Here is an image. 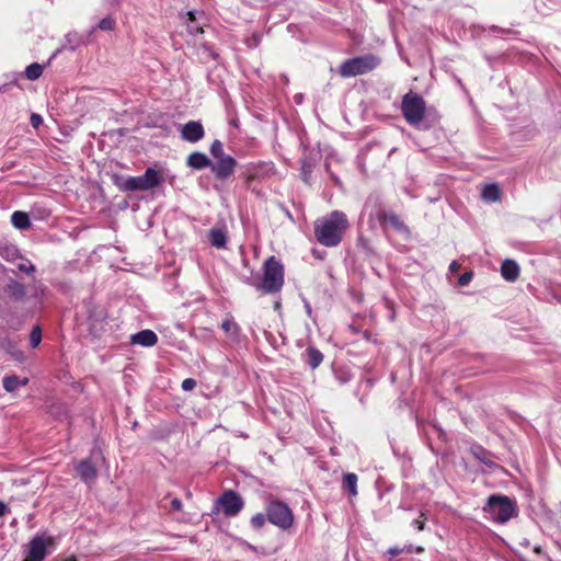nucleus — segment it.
Listing matches in <instances>:
<instances>
[{
    "label": "nucleus",
    "mask_w": 561,
    "mask_h": 561,
    "mask_svg": "<svg viewBox=\"0 0 561 561\" xmlns=\"http://www.w3.org/2000/svg\"><path fill=\"white\" fill-rule=\"evenodd\" d=\"M4 251H5V254L1 253V255L4 256L7 260H9L11 257V255L13 256L16 254L15 248H5Z\"/></svg>",
    "instance_id": "nucleus-39"
},
{
    "label": "nucleus",
    "mask_w": 561,
    "mask_h": 561,
    "mask_svg": "<svg viewBox=\"0 0 561 561\" xmlns=\"http://www.w3.org/2000/svg\"><path fill=\"white\" fill-rule=\"evenodd\" d=\"M501 274L504 279L514 282L519 276V266L514 260H505L501 266Z\"/></svg>",
    "instance_id": "nucleus-14"
},
{
    "label": "nucleus",
    "mask_w": 561,
    "mask_h": 561,
    "mask_svg": "<svg viewBox=\"0 0 561 561\" xmlns=\"http://www.w3.org/2000/svg\"><path fill=\"white\" fill-rule=\"evenodd\" d=\"M164 181L162 174L153 169L148 168L142 175L129 176L124 181L123 188L125 191H148L159 186Z\"/></svg>",
    "instance_id": "nucleus-6"
},
{
    "label": "nucleus",
    "mask_w": 561,
    "mask_h": 561,
    "mask_svg": "<svg viewBox=\"0 0 561 561\" xmlns=\"http://www.w3.org/2000/svg\"><path fill=\"white\" fill-rule=\"evenodd\" d=\"M171 507H172V510H174V511H181V510H182V507H183V504H182L181 500H179V499H173V500L171 501Z\"/></svg>",
    "instance_id": "nucleus-38"
},
{
    "label": "nucleus",
    "mask_w": 561,
    "mask_h": 561,
    "mask_svg": "<svg viewBox=\"0 0 561 561\" xmlns=\"http://www.w3.org/2000/svg\"><path fill=\"white\" fill-rule=\"evenodd\" d=\"M265 520H266L265 516H264L263 514L259 513V514L254 515V516L251 518V525H252L254 528L259 529V528H261V527H263V526H264Z\"/></svg>",
    "instance_id": "nucleus-31"
},
{
    "label": "nucleus",
    "mask_w": 561,
    "mask_h": 561,
    "mask_svg": "<svg viewBox=\"0 0 561 561\" xmlns=\"http://www.w3.org/2000/svg\"><path fill=\"white\" fill-rule=\"evenodd\" d=\"M221 329L230 336H237L239 334V325L231 317H227L222 321Z\"/></svg>",
    "instance_id": "nucleus-24"
},
{
    "label": "nucleus",
    "mask_w": 561,
    "mask_h": 561,
    "mask_svg": "<svg viewBox=\"0 0 561 561\" xmlns=\"http://www.w3.org/2000/svg\"><path fill=\"white\" fill-rule=\"evenodd\" d=\"M187 15H188L190 21H191V24H188V26H187L190 33H192V34L203 33V28L202 27L195 26L193 24V22L195 20L194 13L193 12H187Z\"/></svg>",
    "instance_id": "nucleus-32"
},
{
    "label": "nucleus",
    "mask_w": 561,
    "mask_h": 561,
    "mask_svg": "<svg viewBox=\"0 0 561 561\" xmlns=\"http://www.w3.org/2000/svg\"><path fill=\"white\" fill-rule=\"evenodd\" d=\"M115 27V20L107 16L100 21L99 28L102 31H112Z\"/></svg>",
    "instance_id": "nucleus-29"
},
{
    "label": "nucleus",
    "mask_w": 561,
    "mask_h": 561,
    "mask_svg": "<svg viewBox=\"0 0 561 561\" xmlns=\"http://www.w3.org/2000/svg\"><path fill=\"white\" fill-rule=\"evenodd\" d=\"M18 270L26 274H31L35 271V266L27 260H23L18 264Z\"/></svg>",
    "instance_id": "nucleus-30"
},
{
    "label": "nucleus",
    "mask_w": 561,
    "mask_h": 561,
    "mask_svg": "<svg viewBox=\"0 0 561 561\" xmlns=\"http://www.w3.org/2000/svg\"><path fill=\"white\" fill-rule=\"evenodd\" d=\"M259 168H265L267 170L271 169V165L268 163H265V164H262V165H259V167H252V168H249L248 172H249V178H256L259 175V171L257 169Z\"/></svg>",
    "instance_id": "nucleus-36"
},
{
    "label": "nucleus",
    "mask_w": 561,
    "mask_h": 561,
    "mask_svg": "<svg viewBox=\"0 0 561 561\" xmlns=\"http://www.w3.org/2000/svg\"><path fill=\"white\" fill-rule=\"evenodd\" d=\"M196 387V381L193 378H186L182 381V389L184 391H191Z\"/></svg>",
    "instance_id": "nucleus-35"
},
{
    "label": "nucleus",
    "mask_w": 561,
    "mask_h": 561,
    "mask_svg": "<svg viewBox=\"0 0 561 561\" xmlns=\"http://www.w3.org/2000/svg\"><path fill=\"white\" fill-rule=\"evenodd\" d=\"M472 454L478 460L485 463L489 468L495 467V462L491 459L490 454L482 447H473Z\"/></svg>",
    "instance_id": "nucleus-21"
},
{
    "label": "nucleus",
    "mask_w": 561,
    "mask_h": 561,
    "mask_svg": "<svg viewBox=\"0 0 561 561\" xmlns=\"http://www.w3.org/2000/svg\"><path fill=\"white\" fill-rule=\"evenodd\" d=\"M390 553H391V554H398V553H399V551H398L397 549H396V550H390Z\"/></svg>",
    "instance_id": "nucleus-44"
},
{
    "label": "nucleus",
    "mask_w": 561,
    "mask_h": 561,
    "mask_svg": "<svg viewBox=\"0 0 561 561\" xmlns=\"http://www.w3.org/2000/svg\"><path fill=\"white\" fill-rule=\"evenodd\" d=\"M322 360H323V355L320 351H318L313 347H309L307 350V363L312 369L317 368L321 364Z\"/></svg>",
    "instance_id": "nucleus-20"
},
{
    "label": "nucleus",
    "mask_w": 561,
    "mask_h": 561,
    "mask_svg": "<svg viewBox=\"0 0 561 561\" xmlns=\"http://www.w3.org/2000/svg\"><path fill=\"white\" fill-rule=\"evenodd\" d=\"M8 512V506L0 501V517H2L3 515H5Z\"/></svg>",
    "instance_id": "nucleus-42"
},
{
    "label": "nucleus",
    "mask_w": 561,
    "mask_h": 561,
    "mask_svg": "<svg viewBox=\"0 0 561 561\" xmlns=\"http://www.w3.org/2000/svg\"><path fill=\"white\" fill-rule=\"evenodd\" d=\"M43 73V67L42 65L34 62L26 67L25 69V76L28 80H36L38 79Z\"/></svg>",
    "instance_id": "nucleus-26"
},
{
    "label": "nucleus",
    "mask_w": 561,
    "mask_h": 561,
    "mask_svg": "<svg viewBox=\"0 0 561 561\" xmlns=\"http://www.w3.org/2000/svg\"><path fill=\"white\" fill-rule=\"evenodd\" d=\"M8 291L15 299H21L25 295L24 286L16 280H10L8 284Z\"/></svg>",
    "instance_id": "nucleus-25"
},
{
    "label": "nucleus",
    "mask_w": 561,
    "mask_h": 561,
    "mask_svg": "<svg viewBox=\"0 0 561 561\" xmlns=\"http://www.w3.org/2000/svg\"><path fill=\"white\" fill-rule=\"evenodd\" d=\"M218 503L222 507V512L227 516L237 515L242 506L243 502L241 497L233 491H226L218 500Z\"/></svg>",
    "instance_id": "nucleus-8"
},
{
    "label": "nucleus",
    "mask_w": 561,
    "mask_h": 561,
    "mask_svg": "<svg viewBox=\"0 0 561 561\" xmlns=\"http://www.w3.org/2000/svg\"><path fill=\"white\" fill-rule=\"evenodd\" d=\"M422 551H423V548H421V547H419V548L416 549V552H417V553H420V552H422Z\"/></svg>",
    "instance_id": "nucleus-45"
},
{
    "label": "nucleus",
    "mask_w": 561,
    "mask_h": 561,
    "mask_svg": "<svg viewBox=\"0 0 561 561\" xmlns=\"http://www.w3.org/2000/svg\"><path fill=\"white\" fill-rule=\"evenodd\" d=\"M31 125L37 129L43 124V117L39 114L33 113L30 117Z\"/></svg>",
    "instance_id": "nucleus-34"
},
{
    "label": "nucleus",
    "mask_w": 561,
    "mask_h": 561,
    "mask_svg": "<svg viewBox=\"0 0 561 561\" xmlns=\"http://www.w3.org/2000/svg\"><path fill=\"white\" fill-rule=\"evenodd\" d=\"M305 308H306V311H307L308 316H310L311 314V307H310V305L308 302L305 304Z\"/></svg>",
    "instance_id": "nucleus-43"
},
{
    "label": "nucleus",
    "mask_w": 561,
    "mask_h": 561,
    "mask_svg": "<svg viewBox=\"0 0 561 561\" xmlns=\"http://www.w3.org/2000/svg\"><path fill=\"white\" fill-rule=\"evenodd\" d=\"M65 561H76V559H67V560H65Z\"/></svg>",
    "instance_id": "nucleus-46"
},
{
    "label": "nucleus",
    "mask_w": 561,
    "mask_h": 561,
    "mask_svg": "<svg viewBox=\"0 0 561 561\" xmlns=\"http://www.w3.org/2000/svg\"><path fill=\"white\" fill-rule=\"evenodd\" d=\"M236 164V160L232 157L226 156L216 159V162L210 164V168L217 179L225 180L233 173Z\"/></svg>",
    "instance_id": "nucleus-9"
},
{
    "label": "nucleus",
    "mask_w": 561,
    "mask_h": 561,
    "mask_svg": "<svg viewBox=\"0 0 561 561\" xmlns=\"http://www.w3.org/2000/svg\"><path fill=\"white\" fill-rule=\"evenodd\" d=\"M27 383V379L20 380L16 376H7L3 378V388L7 391H14L21 386H25Z\"/></svg>",
    "instance_id": "nucleus-19"
},
{
    "label": "nucleus",
    "mask_w": 561,
    "mask_h": 561,
    "mask_svg": "<svg viewBox=\"0 0 561 561\" xmlns=\"http://www.w3.org/2000/svg\"><path fill=\"white\" fill-rule=\"evenodd\" d=\"M131 344H138L141 346L150 347L158 342L157 334L151 330H142L130 337Z\"/></svg>",
    "instance_id": "nucleus-12"
},
{
    "label": "nucleus",
    "mask_w": 561,
    "mask_h": 561,
    "mask_svg": "<svg viewBox=\"0 0 561 561\" xmlns=\"http://www.w3.org/2000/svg\"><path fill=\"white\" fill-rule=\"evenodd\" d=\"M76 470L79 477L87 483L93 481L96 478V469L89 460L80 461L77 465Z\"/></svg>",
    "instance_id": "nucleus-13"
},
{
    "label": "nucleus",
    "mask_w": 561,
    "mask_h": 561,
    "mask_svg": "<svg viewBox=\"0 0 561 561\" xmlns=\"http://www.w3.org/2000/svg\"><path fill=\"white\" fill-rule=\"evenodd\" d=\"M483 199L488 202H495L500 198V188L496 184H489L482 191Z\"/></svg>",
    "instance_id": "nucleus-23"
},
{
    "label": "nucleus",
    "mask_w": 561,
    "mask_h": 561,
    "mask_svg": "<svg viewBox=\"0 0 561 561\" xmlns=\"http://www.w3.org/2000/svg\"><path fill=\"white\" fill-rule=\"evenodd\" d=\"M382 224L387 227H391L398 232H407L408 228L403 221L393 213H385L381 217Z\"/></svg>",
    "instance_id": "nucleus-15"
},
{
    "label": "nucleus",
    "mask_w": 561,
    "mask_h": 561,
    "mask_svg": "<svg viewBox=\"0 0 561 561\" xmlns=\"http://www.w3.org/2000/svg\"><path fill=\"white\" fill-rule=\"evenodd\" d=\"M11 222L12 225L16 228V229H21V230H24V229H27L31 227V220H30V217L24 211H14L12 215H11Z\"/></svg>",
    "instance_id": "nucleus-18"
},
{
    "label": "nucleus",
    "mask_w": 561,
    "mask_h": 561,
    "mask_svg": "<svg viewBox=\"0 0 561 561\" xmlns=\"http://www.w3.org/2000/svg\"><path fill=\"white\" fill-rule=\"evenodd\" d=\"M180 134L185 141L197 142L204 137L205 131L199 122L191 121L180 127Z\"/></svg>",
    "instance_id": "nucleus-10"
},
{
    "label": "nucleus",
    "mask_w": 561,
    "mask_h": 561,
    "mask_svg": "<svg viewBox=\"0 0 561 561\" xmlns=\"http://www.w3.org/2000/svg\"><path fill=\"white\" fill-rule=\"evenodd\" d=\"M484 512L492 520L503 524L513 517L515 507L508 497L492 495L488 500Z\"/></svg>",
    "instance_id": "nucleus-5"
},
{
    "label": "nucleus",
    "mask_w": 561,
    "mask_h": 561,
    "mask_svg": "<svg viewBox=\"0 0 561 561\" xmlns=\"http://www.w3.org/2000/svg\"><path fill=\"white\" fill-rule=\"evenodd\" d=\"M401 110L410 125L417 128H428L427 125L422 124L425 116V102L420 95L415 93L405 94L402 100Z\"/></svg>",
    "instance_id": "nucleus-4"
},
{
    "label": "nucleus",
    "mask_w": 561,
    "mask_h": 561,
    "mask_svg": "<svg viewBox=\"0 0 561 561\" xmlns=\"http://www.w3.org/2000/svg\"><path fill=\"white\" fill-rule=\"evenodd\" d=\"M42 341V331L39 327H35L30 334V344L33 348L37 347Z\"/></svg>",
    "instance_id": "nucleus-27"
},
{
    "label": "nucleus",
    "mask_w": 561,
    "mask_h": 561,
    "mask_svg": "<svg viewBox=\"0 0 561 561\" xmlns=\"http://www.w3.org/2000/svg\"><path fill=\"white\" fill-rule=\"evenodd\" d=\"M187 165L193 169L201 170L210 165V161L206 154L201 152H194L188 156Z\"/></svg>",
    "instance_id": "nucleus-16"
},
{
    "label": "nucleus",
    "mask_w": 561,
    "mask_h": 561,
    "mask_svg": "<svg viewBox=\"0 0 561 561\" xmlns=\"http://www.w3.org/2000/svg\"><path fill=\"white\" fill-rule=\"evenodd\" d=\"M201 49L203 50V54L206 56V57H209V58H213L215 59L216 58V55L215 53L206 45H202L201 46Z\"/></svg>",
    "instance_id": "nucleus-37"
},
{
    "label": "nucleus",
    "mask_w": 561,
    "mask_h": 561,
    "mask_svg": "<svg viewBox=\"0 0 561 561\" xmlns=\"http://www.w3.org/2000/svg\"><path fill=\"white\" fill-rule=\"evenodd\" d=\"M46 556V542L43 537H35L30 542L28 556L25 561H43Z\"/></svg>",
    "instance_id": "nucleus-11"
},
{
    "label": "nucleus",
    "mask_w": 561,
    "mask_h": 561,
    "mask_svg": "<svg viewBox=\"0 0 561 561\" xmlns=\"http://www.w3.org/2000/svg\"><path fill=\"white\" fill-rule=\"evenodd\" d=\"M472 276H473L472 272H466V273H463L462 275H460V276H459V278H458V284H459L460 286H466V285H468V284L471 282Z\"/></svg>",
    "instance_id": "nucleus-33"
},
{
    "label": "nucleus",
    "mask_w": 561,
    "mask_h": 561,
    "mask_svg": "<svg viewBox=\"0 0 561 561\" xmlns=\"http://www.w3.org/2000/svg\"><path fill=\"white\" fill-rule=\"evenodd\" d=\"M209 241L211 245H214L217 249L225 248L227 243V233L226 230L220 228H213L209 231Z\"/></svg>",
    "instance_id": "nucleus-17"
},
{
    "label": "nucleus",
    "mask_w": 561,
    "mask_h": 561,
    "mask_svg": "<svg viewBox=\"0 0 561 561\" xmlns=\"http://www.w3.org/2000/svg\"><path fill=\"white\" fill-rule=\"evenodd\" d=\"M347 228L346 215L340 210H333L314 221V237L324 247H336L342 241Z\"/></svg>",
    "instance_id": "nucleus-1"
},
{
    "label": "nucleus",
    "mask_w": 561,
    "mask_h": 561,
    "mask_svg": "<svg viewBox=\"0 0 561 561\" xmlns=\"http://www.w3.org/2000/svg\"><path fill=\"white\" fill-rule=\"evenodd\" d=\"M413 526H414L417 530H423V529H424V520L415 519V520H413Z\"/></svg>",
    "instance_id": "nucleus-40"
},
{
    "label": "nucleus",
    "mask_w": 561,
    "mask_h": 561,
    "mask_svg": "<svg viewBox=\"0 0 561 561\" xmlns=\"http://www.w3.org/2000/svg\"><path fill=\"white\" fill-rule=\"evenodd\" d=\"M210 153L215 159L226 157L227 154L224 153L222 144L219 140H215L210 146Z\"/></svg>",
    "instance_id": "nucleus-28"
},
{
    "label": "nucleus",
    "mask_w": 561,
    "mask_h": 561,
    "mask_svg": "<svg viewBox=\"0 0 561 561\" xmlns=\"http://www.w3.org/2000/svg\"><path fill=\"white\" fill-rule=\"evenodd\" d=\"M284 285V267L278 260L271 256L264 264L262 282L256 285L263 294L279 291Z\"/></svg>",
    "instance_id": "nucleus-2"
},
{
    "label": "nucleus",
    "mask_w": 561,
    "mask_h": 561,
    "mask_svg": "<svg viewBox=\"0 0 561 561\" xmlns=\"http://www.w3.org/2000/svg\"><path fill=\"white\" fill-rule=\"evenodd\" d=\"M460 265L457 261H453L449 265V270L451 272H457L459 270Z\"/></svg>",
    "instance_id": "nucleus-41"
},
{
    "label": "nucleus",
    "mask_w": 561,
    "mask_h": 561,
    "mask_svg": "<svg viewBox=\"0 0 561 561\" xmlns=\"http://www.w3.org/2000/svg\"><path fill=\"white\" fill-rule=\"evenodd\" d=\"M266 514L268 522L279 527L280 529L286 530L294 524V515L291 510L287 504L280 501L271 502L267 506Z\"/></svg>",
    "instance_id": "nucleus-7"
},
{
    "label": "nucleus",
    "mask_w": 561,
    "mask_h": 561,
    "mask_svg": "<svg viewBox=\"0 0 561 561\" xmlns=\"http://www.w3.org/2000/svg\"><path fill=\"white\" fill-rule=\"evenodd\" d=\"M343 485L352 496L357 495V476L355 473L344 474Z\"/></svg>",
    "instance_id": "nucleus-22"
},
{
    "label": "nucleus",
    "mask_w": 561,
    "mask_h": 561,
    "mask_svg": "<svg viewBox=\"0 0 561 561\" xmlns=\"http://www.w3.org/2000/svg\"><path fill=\"white\" fill-rule=\"evenodd\" d=\"M112 2H116L117 0H111Z\"/></svg>",
    "instance_id": "nucleus-47"
},
{
    "label": "nucleus",
    "mask_w": 561,
    "mask_h": 561,
    "mask_svg": "<svg viewBox=\"0 0 561 561\" xmlns=\"http://www.w3.org/2000/svg\"><path fill=\"white\" fill-rule=\"evenodd\" d=\"M379 64L380 58L373 54L354 57L340 65L339 73L344 78L360 76L376 69Z\"/></svg>",
    "instance_id": "nucleus-3"
}]
</instances>
